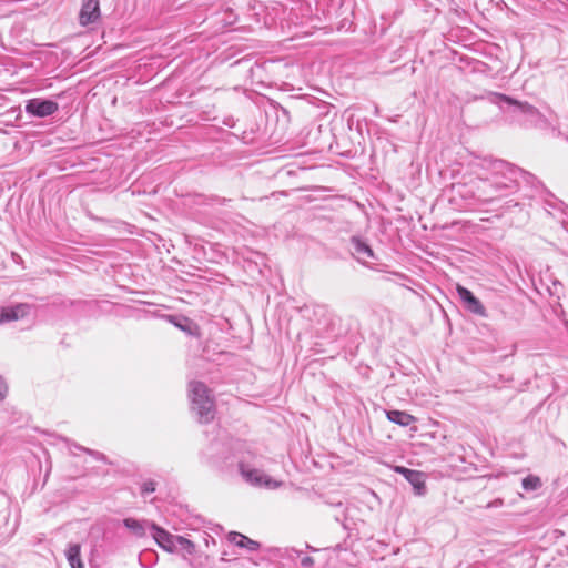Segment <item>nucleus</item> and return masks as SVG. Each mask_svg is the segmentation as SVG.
<instances>
[{"label": "nucleus", "mask_w": 568, "mask_h": 568, "mask_svg": "<svg viewBox=\"0 0 568 568\" xmlns=\"http://www.w3.org/2000/svg\"><path fill=\"white\" fill-rule=\"evenodd\" d=\"M191 409L200 423H210L215 417V405L209 388L201 382H191L189 385Z\"/></svg>", "instance_id": "1"}, {"label": "nucleus", "mask_w": 568, "mask_h": 568, "mask_svg": "<svg viewBox=\"0 0 568 568\" xmlns=\"http://www.w3.org/2000/svg\"><path fill=\"white\" fill-rule=\"evenodd\" d=\"M240 470L243 478L253 486L264 487L266 489L274 490L283 485L281 480L273 479L264 471L256 468H252L248 465L241 464Z\"/></svg>", "instance_id": "2"}, {"label": "nucleus", "mask_w": 568, "mask_h": 568, "mask_svg": "<svg viewBox=\"0 0 568 568\" xmlns=\"http://www.w3.org/2000/svg\"><path fill=\"white\" fill-rule=\"evenodd\" d=\"M150 528L152 530V537L159 547L170 554L178 552V542L181 536L172 535L155 524H151Z\"/></svg>", "instance_id": "3"}, {"label": "nucleus", "mask_w": 568, "mask_h": 568, "mask_svg": "<svg viewBox=\"0 0 568 568\" xmlns=\"http://www.w3.org/2000/svg\"><path fill=\"white\" fill-rule=\"evenodd\" d=\"M28 113L36 116H49L58 110V104L52 100L31 99L26 105Z\"/></svg>", "instance_id": "4"}, {"label": "nucleus", "mask_w": 568, "mask_h": 568, "mask_svg": "<svg viewBox=\"0 0 568 568\" xmlns=\"http://www.w3.org/2000/svg\"><path fill=\"white\" fill-rule=\"evenodd\" d=\"M100 18V4L99 0H83L79 22L81 26H88L94 23Z\"/></svg>", "instance_id": "5"}, {"label": "nucleus", "mask_w": 568, "mask_h": 568, "mask_svg": "<svg viewBox=\"0 0 568 568\" xmlns=\"http://www.w3.org/2000/svg\"><path fill=\"white\" fill-rule=\"evenodd\" d=\"M456 291L458 293L459 298L464 302L467 310L470 311L474 314L485 316L486 310L480 303V301L474 296V294L466 287L462 285L456 286Z\"/></svg>", "instance_id": "6"}, {"label": "nucleus", "mask_w": 568, "mask_h": 568, "mask_svg": "<svg viewBox=\"0 0 568 568\" xmlns=\"http://www.w3.org/2000/svg\"><path fill=\"white\" fill-rule=\"evenodd\" d=\"M32 313V307L28 304L20 303L2 307V322L22 320Z\"/></svg>", "instance_id": "7"}, {"label": "nucleus", "mask_w": 568, "mask_h": 568, "mask_svg": "<svg viewBox=\"0 0 568 568\" xmlns=\"http://www.w3.org/2000/svg\"><path fill=\"white\" fill-rule=\"evenodd\" d=\"M352 245L354 250L355 257L363 264H368L372 260L375 258L374 252L369 245H367L362 240L354 237L352 239Z\"/></svg>", "instance_id": "8"}, {"label": "nucleus", "mask_w": 568, "mask_h": 568, "mask_svg": "<svg viewBox=\"0 0 568 568\" xmlns=\"http://www.w3.org/2000/svg\"><path fill=\"white\" fill-rule=\"evenodd\" d=\"M227 539L237 547L245 548L248 551H256L260 548V544L257 541L236 531H231L227 535Z\"/></svg>", "instance_id": "9"}, {"label": "nucleus", "mask_w": 568, "mask_h": 568, "mask_svg": "<svg viewBox=\"0 0 568 568\" xmlns=\"http://www.w3.org/2000/svg\"><path fill=\"white\" fill-rule=\"evenodd\" d=\"M81 547L79 544H70L65 550V556L71 568H84L81 560Z\"/></svg>", "instance_id": "10"}, {"label": "nucleus", "mask_w": 568, "mask_h": 568, "mask_svg": "<svg viewBox=\"0 0 568 568\" xmlns=\"http://www.w3.org/2000/svg\"><path fill=\"white\" fill-rule=\"evenodd\" d=\"M386 416L388 420L399 426H408L416 420L413 415L402 410H387Z\"/></svg>", "instance_id": "11"}, {"label": "nucleus", "mask_w": 568, "mask_h": 568, "mask_svg": "<svg viewBox=\"0 0 568 568\" xmlns=\"http://www.w3.org/2000/svg\"><path fill=\"white\" fill-rule=\"evenodd\" d=\"M407 481L413 486L414 491L418 496H423L426 493L425 475L422 471L414 470Z\"/></svg>", "instance_id": "12"}, {"label": "nucleus", "mask_w": 568, "mask_h": 568, "mask_svg": "<svg viewBox=\"0 0 568 568\" xmlns=\"http://www.w3.org/2000/svg\"><path fill=\"white\" fill-rule=\"evenodd\" d=\"M195 545L191 540L186 539L185 537H180V540L178 542V552H180L183 558H187L189 556H193L195 554Z\"/></svg>", "instance_id": "13"}, {"label": "nucleus", "mask_w": 568, "mask_h": 568, "mask_svg": "<svg viewBox=\"0 0 568 568\" xmlns=\"http://www.w3.org/2000/svg\"><path fill=\"white\" fill-rule=\"evenodd\" d=\"M124 526L132 530L136 536H143L144 535V528L141 521L126 518L124 519Z\"/></svg>", "instance_id": "14"}, {"label": "nucleus", "mask_w": 568, "mask_h": 568, "mask_svg": "<svg viewBox=\"0 0 568 568\" xmlns=\"http://www.w3.org/2000/svg\"><path fill=\"white\" fill-rule=\"evenodd\" d=\"M521 485L525 490L529 491L538 489L541 486V481L538 477L530 475L523 479Z\"/></svg>", "instance_id": "15"}, {"label": "nucleus", "mask_w": 568, "mask_h": 568, "mask_svg": "<svg viewBox=\"0 0 568 568\" xmlns=\"http://www.w3.org/2000/svg\"><path fill=\"white\" fill-rule=\"evenodd\" d=\"M182 322L184 324H182L181 322H176L175 325L183 331H187L189 333H192V327H194V325L187 318H183Z\"/></svg>", "instance_id": "16"}, {"label": "nucleus", "mask_w": 568, "mask_h": 568, "mask_svg": "<svg viewBox=\"0 0 568 568\" xmlns=\"http://www.w3.org/2000/svg\"><path fill=\"white\" fill-rule=\"evenodd\" d=\"M394 470L397 474H400L402 476H404L406 480H407V477H409L412 475V473L414 471L413 469H408V468H405L403 466H396L394 468Z\"/></svg>", "instance_id": "17"}, {"label": "nucleus", "mask_w": 568, "mask_h": 568, "mask_svg": "<svg viewBox=\"0 0 568 568\" xmlns=\"http://www.w3.org/2000/svg\"><path fill=\"white\" fill-rule=\"evenodd\" d=\"M155 490V484L153 481H146L143 484V487H142V491L148 494V493H153Z\"/></svg>", "instance_id": "18"}, {"label": "nucleus", "mask_w": 568, "mask_h": 568, "mask_svg": "<svg viewBox=\"0 0 568 568\" xmlns=\"http://www.w3.org/2000/svg\"><path fill=\"white\" fill-rule=\"evenodd\" d=\"M313 562V559L311 557H305L302 559V565L303 566H308Z\"/></svg>", "instance_id": "19"}, {"label": "nucleus", "mask_w": 568, "mask_h": 568, "mask_svg": "<svg viewBox=\"0 0 568 568\" xmlns=\"http://www.w3.org/2000/svg\"><path fill=\"white\" fill-rule=\"evenodd\" d=\"M524 108H525V112L534 113V111H535V109L532 106H529V105H526Z\"/></svg>", "instance_id": "20"}]
</instances>
